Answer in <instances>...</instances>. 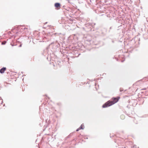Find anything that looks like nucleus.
I'll return each mask as SVG.
<instances>
[{
    "mask_svg": "<svg viewBox=\"0 0 148 148\" xmlns=\"http://www.w3.org/2000/svg\"><path fill=\"white\" fill-rule=\"evenodd\" d=\"M112 105V102H111L110 101H108L103 105L102 107L103 108H105L110 106Z\"/></svg>",
    "mask_w": 148,
    "mask_h": 148,
    "instance_id": "obj_1",
    "label": "nucleus"
},
{
    "mask_svg": "<svg viewBox=\"0 0 148 148\" xmlns=\"http://www.w3.org/2000/svg\"><path fill=\"white\" fill-rule=\"evenodd\" d=\"M119 98L120 97H118L116 98H113L112 99V101H110L112 102V103L113 105L117 102Z\"/></svg>",
    "mask_w": 148,
    "mask_h": 148,
    "instance_id": "obj_2",
    "label": "nucleus"
},
{
    "mask_svg": "<svg viewBox=\"0 0 148 148\" xmlns=\"http://www.w3.org/2000/svg\"><path fill=\"white\" fill-rule=\"evenodd\" d=\"M55 6L57 10L59 9L60 8V4L59 3H56L55 4Z\"/></svg>",
    "mask_w": 148,
    "mask_h": 148,
    "instance_id": "obj_3",
    "label": "nucleus"
},
{
    "mask_svg": "<svg viewBox=\"0 0 148 148\" xmlns=\"http://www.w3.org/2000/svg\"><path fill=\"white\" fill-rule=\"evenodd\" d=\"M6 70V67H3L0 70V73H4V71Z\"/></svg>",
    "mask_w": 148,
    "mask_h": 148,
    "instance_id": "obj_4",
    "label": "nucleus"
},
{
    "mask_svg": "<svg viewBox=\"0 0 148 148\" xmlns=\"http://www.w3.org/2000/svg\"><path fill=\"white\" fill-rule=\"evenodd\" d=\"M21 31L23 32L24 30V32H26L28 31V28H21Z\"/></svg>",
    "mask_w": 148,
    "mask_h": 148,
    "instance_id": "obj_5",
    "label": "nucleus"
},
{
    "mask_svg": "<svg viewBox=\"0 0 148 148\" xmlns=\"http://www.w3.org/2000/svg\"><path fill=\"white\" fill-rule=\"evenodd\" d=\"M6 41H3V42H2V43H1V44H2V45H5V44H6Z\"/></svg>",
    "mask_w": 148,
    "mask_h": 148,
    "instance_id": "obj_6",
    "label": "nucleus"
},
{
    "mask_svg": "<svg viewBox=\"0 0 148 148\" xmlns=\"http://www.w3.org/2000/svg\"><path fill=\"white\" fill-rule=\"evenodd\" d=\"M132 148H137V147H136V146H134Z\"/></svg>",
    "mask_w": 148,
    "mask_h": 148,
    "instance_id": "obj_7",
    "label": "nucleus"
},
{
    "mask_svg": "<svg viewBox=\"0 0 148 148\" xmlns=\"http://www.w3.org/2000/svg\"><path fill=\"white\" fill-rule=\"evenodd\" d=\"M79 130L81 129V127H79L78 128Z\"/></svg>",
    "mask_w": 148,
    "mask_h": 148,
    "instance_id": "obj_8",
    "label": "nucleus"
},
{
    "mask_svg": "<svg viewBox=\"0 0 148 148\" xmlns=\"http://www.w3.org/2000/svg\"><path fill=\"white\" fill-rule=\"evenodd\" d=\"M82 125H81L80 127H81V129H83V128L82 127Z\"/></svg>",
    "mask_w": 148,
    "mask_h": 148,
    "instance_id": "obj_9",
    "label": "nucleus"
},
{
    "mask_svg": "<svg viewBox=\"0 0 148 148\" xmlns=\"http://www.w3.org/2000/svg\"><path fill=\"white\" fill-rule=\"evenodd\" d=\"M146 88H144V89H142V90H146Z\"/></svg>",
    "mask_w": 148,
    "mask_h": 148,
    "instance_id": "obj_10",
    "label": "nucleus"
},
{
    "mask_svg": "<svg viewBox=\"0 0 148 148\" xmlns=\"http://www.w3.org/2000/svg\"><path fill=\"white\" fill-rule=\"evenodd\" d=\"M79 130H78V128L77 130H76V131H79Z\"/></svg>",
    "mask_w": 148,
    "mask_h": 148,
    "instance_id": "obj_11",
    "label": "nucleus"
}]
</instances>
